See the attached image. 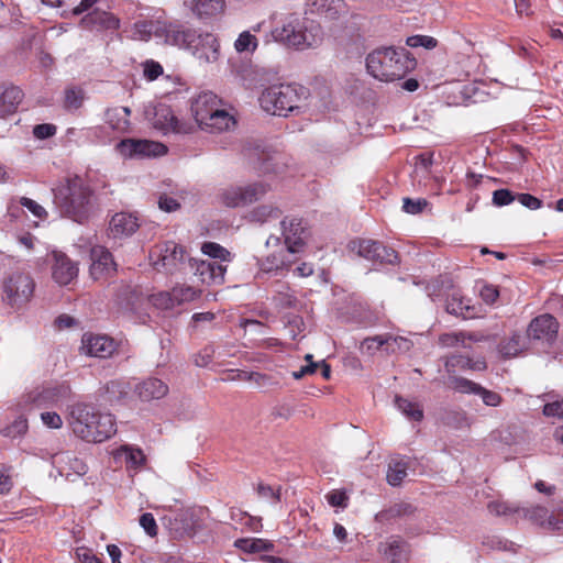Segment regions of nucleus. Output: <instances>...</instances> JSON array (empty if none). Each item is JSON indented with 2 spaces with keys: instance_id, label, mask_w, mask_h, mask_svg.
Instances as JSON below:
<instances>
[{
  "instance_id": "f8f14e48",
  "label": "nucleus",
  "mask_w": 563,
  "mask_h": 563,
  "mask_svg": "<svg viewBox=\"0 0 563 563\" xmlns=\"http://www.w3.org/2000/svg\"><path fill=\"white\" fill-rule=\"evenodd\" d=\"M34 290V282L30 275L14 273L10 275L3 285L5 299L11 306H19L30 300Z\"/></svg>"
},
{
  "instance_id": "0eeeda50",
  "label": "nucleus",
  "mask_w": 563,
  "mask_h": 563,
  "mask_svg": "<svg viewBox=\"0 0 563 563\" xmlns=\"http://www.w3.org/2000/svg\"><path fill=\"white\" fill-rule=\"evenodd\" d=\"M271 35H313L318 24L298 13H275L271 16Z\"/></svg>"
},
{
  "instance_id": "2eb2a0df",
  "label": "nucleus",
  "mask_w": 563,
  "mask_h": 563,
  "mask_svg": "<svg viewBox=\"0 0 563 563\" xmlns=\"http://www.w3.org/2000/svg\"><path fill=\"white\" fill-rule=\"evenodd\" d=\"M283 236L287 252L290 254L300 252L308 239V230L301 219L290 218L282 221Z\"/></svg>"
},
{
  "instance_id": "39448f33",
  "label": "nucleus",
  "mask_w": 563,
  "mask_h": 563,
  "mask_svg": "<svg viewBox=\"0 0 563 563\" xmlns=\"http://www.w3.org/2000/svg\"><path fill=\"white\" fill-rule=\"evenodd\" d=\"M150 261L157 272L174 274L186 265V252L177 243L167 241L152 249Z\"/></svg>"
},
{
  "instance_id": "6ab92c4d",
  "label": "nucleus",
  "mask_w": 563,
  "mask_h": 563,
  "mask_svg": "<svg viewBox=\"0 0 563 563\" xmlns=\"http://www.w3.org/2000/svg\"><path fill=\"white\" fill-rule=\"evenodd\" d=\"M199 519L195 509H181L169 520V530L175 538L191 537L199 528Z\"/></svg>"
},
{
  "instance_id": "423d86ee",
  "label": "nucleus",
  "mask_w": 563,
  "mask_h": 563,
  "mask_svg": "<svg viewBox=\"0 0 563 563\" xmlns=\"http://www.w3.org/2000/svg\"><path fill=\"white\" fill-rule=\"evenodd\" d=\"M269 190V186L263 181L245 186H230L223 188L217 195L219 202L228 208H239L251 205L263 198Z\"/></svg>"
},
{
  "instance_id": "393cba45",
  "label": "nucleus",
  "mask_w": 563,
  "mask_h": 563,
  "mask_svg": "<svg viewBox=\"0 0 563 563\" xmlns=\"http://www.w3.org/2000/svg\"><path fill=\"white\" fill-rule=\"evenodd\" d=\"M235 373L232 379L250 382L261 391H268L280 387V377L278 375L239 369Z\"/></svg>"
},
{
  "instance_id": "dca6fc26",
  "label": "nucleus",
  "mask_w": 563,
  "mask_h": 563,
  "mask_svg": "<svg viewBox=\"0 0 563 563\" xmlns=\"http://www.w3.org/2000/svg\"><path fill=\"white\" fill-rule=\"evenodd\" d=\"M520 519H526L548 531H560V510L555 514H550L543 506L531 505L521 507Z\"/></svg>"
},
{
  "instance_id": "49530a36",
  "label": "nucleus",
  "mask_w": 563,
  "mask_h": 563,
  "mask_svg": "<svg viewBox=\"0 0 563 563\" xmlns=\"http://www.w3.org/2000/svg\"><path fill=\"white\" fill-rule=\"evenodd\" d=\"M488 510L497 516L511 517L515 519H520L521 515V507L508 501H490L488 504Z\"/></svg>"
},
{
  "instance_id": "e2e57ef3",
  "label": "nucleus",
  "mask_w": 563,
  "mask_h": 563,
  "mask_svg": "<svg viewBox=\"0 0 563 563\" xmlns=\"http://www.w3.org/2000/svg\"><path fill=\"white\" fill-rule=\"evenodd\" d=\"M347 499L349 498H347L345 492L338 490V489L331 490L327 495L328 503L333 507L345 508L347 506Z\"/></svg>"
},
{
  "instance_id": "4c0bfd02",
  "label": "nucleus",
  "mask_w": 563,
  "mask_h": 563,
  "mask_svg": "<svg viewBox=\"0 0 563 563\" xmlns=\"http://www.w3.org/2000/svg\"><path fill=\"white\" fill-rule=\"evenodd\" d=\"M445 367L449 372L455 367L483 372L487 368V364L484 358L472 360L463 355H452L446 358Z\"/></svg>"
},
{
  "instance_id": "473e14b6",
  "label": "nucleus",
  "mask_w": 563,
  "mask_h": 563,
  "mask_svg": "<svg viewBox=\"0 0 563 563\" xmlns=\"http://www.w3.org/2000/svg\"><path fill=\"white\" fill-rule=\"evenodd\" d=\"M153 125L163 133L180 132L178 120L172 109L163 104L155 108Z\"/></svg>"
},
{
  "instance_id": "680f3d73",
  "label": "nucleus",
  "mask_w": 563,
  "mask_h": 563,
  "mask_svg": "<svg viewBox=\"0 0 563 563\" xmlns=\"http://www.w3.org/2000/svg\"><path fill=\"white\" fill-rule=\"evenodd\" d=\"M140 526L150 537H155L157 534V525L152 514H143L140 517Z\"/></svg>"
},
{
  "instance_id": "79ce46f5",
  "label": "nucleus",
  "mask_w": 563,
  "mask_h": 563,
  "mask_svg": "<svg viewBox=\"0 0 563 563\" xmlns=\"http://www.w3.org/2000/svg\"><path fill=\"white\" fill-rule=\"evenodd\" d=\"M201 252L208 255L211 260L218 263H230L233 258L232 254L216 242H205L201 246Z\"/></svg>"
},
{
  "instance_id": "6e6d98bb",
  "label": "nucleus",
  "mask_w": 563,
  "mask_h": 563,
  "mask_svg": "<svg viewBox=\"0 0 563 563\" xmlns=\"http://www.w3.org/2000/svg\"><path fill=\"white\" fill-rule=\"evenodd\" d=\"M517 195L512 194L509 189H497L493 192V203L496 207H504L510 205Z\"/></svg>"
},
{
  "instance_id": "338daca9",
  "label": "nucleus",
  "mask_w": 563,
  "mask_h": 563,
  "mask_svg": "<svg viewBox=\"0 0 563 563\" xmlns=\"http://www.w3.org/2000/svg\"><path fill=\"white\" fill-rule=\"evenodd\" d=\"M42 422L52 429H59L63 426L60 416L54 411H45L41 413Z\"/></svg>"
},
{
  "instance_id": "37998d69",
  "label": "nucleus",
  "mask_w": 563,
  "mask_h": 563,
  "mask_svg": "<svg viewBox=\"0 0 563 563\" xmlns=\"http://www.w3.org/2000/svg\"><path fill=\"white\" fill-rule=\"evenodd\" d=\"M130 385L129 383L121 380V379H114L110 380L104 386V393L107 395V400L110 402L119 401L128 396L130 391Z\"/></svg>"
},
{
  "instance_id": "c756f323",
  "label": "nucleus",
  "mask_w": 563,
  "mask_h": 563,
  "mask_svg": "<svg viewBox=\"0 0 563 563\" xmlns=\"http://www.w3.org/2000/svg\"><path fill=\"white\" fill-rule=\"evenodd\" d=\"M139 228L137 218L125 212L117 213L110 221V232L113 238L129 236Z\"/></svg>"
},
{
  "instance_id": "a878e982",
  "label": "nucleus",
  "mask_w": 563,
  "mask_h": 563,
  "mask_svg": "<svg viewBox=\"0 0 563 563\" xmlns=\"http://www.w3.org/2000/svg\"><path fill=\"white\" fill-rule=\"evenodd\" d=\"M53 464L59 470L62 475L66 476H69L70 473L82 476L88 470L86 463L73 452L56 453L53 456Z\"/></svg>"
},
{
  "instance_id": "052dcab7",
  "label": "nucleus",
  "mask_w": 563,
  "mask_h": 563,
  "mask_svg": "<svg viewBox=\"0 0 563 563\" xmlns=\"http://www.w3.org/2000/svg\"><path fill=\"white\" fill-rule=\"evenodd\" d=\"M20 203L22 207H25L30 212H32L33 216H35L38 219H44L47 216L46 210L36 201L30 198H21Z\"/></svg>"
},
{
  "instance_id": "774afa93",
  "label": "nucleus",
  "mask_w": 563,
  "mask_h": 563,
  "mask_svg": "<svg viewBox=\"0 0 563 563\" xmlns=\"http://www.w3.org/2000/svg\"><path fill=\"white\" fill-rule=\"evenodd\" d=\"M516 199L530 210H538L542 207V201L530 194H518Z\"/></svg>"
},
{
  "instance_id": "72a5a7b5",
  "label": "nucleus",
  "mask_w": 563,
  "mask_h": 563,
  "mask_svg": "<svg viewBox=\"0 0 563 563\" xmlns=\"http://www.w3.org/2000/svg\"><path fill=\"white\" fill-rule=\"evenodd\" d=\"M406 542L400 537H390L379 543L378 551L388 563H400Z\"/></svg>"
},
{
  "instance_id": "ddd939ff",
  "label": "nucleus",
  "mask_w": 563,
  "mask_h": 563,
  "mask_svg": "<svg viewBox=\"0 0 563 563\" xmlns=\"http://www.w3.org/2000/svg\"><path fill=\"white\" fill-rule=\"evenodd\" d=\"M134 27L139 35H186L181 26L168 21L164 13L139 20Z\"/></svg>"
},
{
  "instance_id": "4be33fe9",
  "label": "nucleus",
  "mask_w": 563,
  "mask_h": 563,
  "mask_svg": "<svg viewBox=\"0 0 563 563\" xmlns=\"http://www.w3.org/2000/svg\"><path fill=\"white\" fill-rule=\"evenodd\" d=\"M221 107V100L211 91L199 93L191 102V112L198 125Z\"/></svg>"
},
{
  "instance_id": "a211bd4d",
  "label": "nucleus",
  "mask_w": 563,
  "mask_h": 563,
  "mask_svg": "<svg viewBox=\"0 0 563 563\" xmlns=\"http://www.w3.org/2000/svg\"><path fill=\"white\" fill-rule=\"evenodd\" d=\"M450 383L452 388L459 393L478 395L486 406L497 407L501 404L503 398L498 393L488 390L467 378L452 377Z\"/></svg>"
},
{
  "instance_id": "aec40b11",
  "label": "nucleus",
  "mask_w": 563,
  "mask_h": 563,
  "mask_svg": "<svg viewBox=\"0 0 563 563\" xmlns=\"http://www.w3.org/2000/svg\"><path fill=\"white\" fill-rule=\"evenodd\" d=\"M81 344V349L87 355L100 358L111 356L117 347L113 339L92 333L84 334Z\"/></svg>"
},
{
  "instance_id": "3c124183",
  "label": "nucleus",
  "mask_w": 563,
  "mask_h": 563,
  "mask_svg": "<svg viewBox=\"0 0 563 563\" xmlns=\"http://www.w3.org/2000/svg\"><path fill=\"white\" fill-rule=\"evenodd\" d=\"M244 156L252 163H264L268 159V154L264 151V148L260 144H249L243 150Z\"/></svg>"
},
{
  "instance_id": "f257e3e1",
  "label": "nucleus",
  "mask_w": 563,
  "mask_h": 563,
  "mask_svg": "<svg viewBox=\"0 0 563 563\" xmlns=\"http://www.w3.org/2000/svg\"><path fill=\"white\" fill-rule=\"evenodd\" d=\"M96 201L93 189L78 175L67 176L53 188V202L60 216L80 224L90 219Z\"/></svg>"
},
{
  "instance_id": "5fc2aeb1",
  "label": "nucleus",
  "mask_w": 563,
  "mask_h": 563,
  "mask_svg": "<svg viewBox=\"0 0 563 563\" xmlns=\"http://www.w3.org/2000/svg\"><path fill=\"white\" fill-rule=\"evenodd\" d=\"M290 261H286L282 256L269 255L265 261L262 262L261 267L264 272H273L287 267Z\"/></svg>"
},
{
  "instance_id": "b1692460",
  "label": "nucleus",
  "mask_w": 563,
  "mask_h": 563,
  "mask_svg": "<svg viewBox=\"0 0 563 563\" xmlns=\"http://www.w3.org/2000/svg\"><path fill=\"white\" fill-rule=\"evenodd\" d=\"M82 24L90 31L114 32L120 26V20L110 12L96 9L82 19Z\"/></svg>"
},
{
  "instance_id": "e433bc0d",
  "label": "nucleus",
  "mask_w": 563,
  "mask_h": 563,
  "mask_svg": "<svg viewBox=\"0 0 563 563\" xmlns=\"http://www.w3.org/2000/svg\"><path fill=\"white\" fill-rule=\"evenodd\" d=\"M527 349V340L520 333H512L511 336L503 340L498 345V351L503 357H515Z\"/></svg>"
},
{
  "instance_id": "de8ad7c7",
  "label": "nucleus",
  "mask_w": 563,
  "mask_h": 563,
  "mask_svg": "<svg viewBox=\"0 0 563 563\" xmlns=\"http://www.w3.org/2000/svg\"><path fill=\"white\" fill-rule=\"evenodd\" d=\"M170 291L175 307L190 302L200 296V290L187 285H177Z\"/></svg>"
},
{
  "instance_id": "f03ea898",
  "label": "nucleus",
  "mask_w": 563,
  "mask_h": 563,
  "mask_svg": "<svg viewBox=\"0 0 563 563\" xmlns=\"http://www.w3.org/2000/svg\"><path fill=\"white\" fill-rule=\"evenodd\" d=\"M68 422L76 437L92 443L102 442L117 431L112 415L100 412L88 404L74 405Z\"/></svg>"
},
{
  "instance_id": "cd10ccee",
  "label": "nucleus",
  "mask_w": 563,
  "mask_h": 563,
  "mask_svg": "<svg viewBox=\"0 0 563 563\" xmlns=\"http://www.w3.org/2000/svg\"><path fill=\"white\" fill-rule=\"evenodd\" d=\"M306 5L307 12L328 20L336 19L345 9L344 0H307Z\"/></svg>"
},
{
  "instance_id": "c85d7f7f",
  "label": "nucleus",
  "mask_w": 563,
  "mask_h": 563,
  "mask_svg": "<svg viewBox=\"0 0 563 563\" xmlns=\"http://www.w3.org/2000/svg\"><path fill=\"white\" fill-rule=\"evenodd\" d=\"M234 125V117L225 109L219 107V109L209 114L206 122H202L199 126L210 133H221L223 131H229Z\"/></svg>"
},
{
  "instance_id": "2f4dec72",
  "label": "nucleus",
  "mask_w": 563,
  "mask_h": 563,
  "mask_svg": "<svg viewBox=\"0 0 563 563\" xmlns=\"http://www.w3.org/2000/svg\"><path fill=\"white\" fill-rule=\"evenodd\" d=\"M140 398L146 401L161 399L168 393V386L161 379L150 377L136 386Z\"/></svg>"
},
{
  "instance_id": "f3484780",
  "label": "nucleus",
  "mask_w": 563,
  "mask_h": 563,
  "mask_svg": "<svg viewBox=\"0 0 563 563\" xmlns=\"http://www.w3.org/2000/svg\"><path fill=\"white\" fill-rule=\"evenodd\" d=\"M188 264L195 268L202 283L221 285L224 283L227 265L217 261L188 258Z\"/></svg>"
},
{
  "instance_id": "a19ab883",
  "label": "nucleus",
  "mask_w": 563,
  "mask_h": 563,
  "mask_svg": "<svg viewBox=\"0 0 563 563\" xmlns=\"http://www.w3.org/2000/svg\"><path fill=\"white\" fill-rule=\"evenodd\" d=\"M395 406L402 415H405L409 420L412 421H421L423 418V410L419 406V404L410 401L400 396L395 397Z\"/></svg>"
},
{
  "instance_id": "69168bd1",
  "label": "nucleus",
  "mask_w": 563,
  "mask_h": 563,
  "mask_svg": "<svg viewBox=\"0 0 563 563\" xmlns=\"http://www.w3.org/2000/svg\"><path fill=\"white\" fill-rule=\"evenodd\" d=\"M481 298L488 305H493L499 297V290L494 285L485 284L479 291Z\"/></svg>"
},
{
  "instance_id": "20e7f679",
  "label": "nucleus",
  "mask_w": 563,
  "mask_h": 563,
  "mask_svg": "<svg viewBox=\"0 0 563 563\" xmlns=\"http://www.w3.org/2000/svg\"><path fill=\"white\" fill-rule=\"evenodd\" d=\"M309 90L296 84H279L266 88L260 96L261 108L273 115L286 117L302 107Z\"/></svg>"
},
{
  "instance_id": "4d7b16f0",
  "label": "nucleus",
  "mask_w": 563,
  "mask_h": 563,
  "mask_svg": "<svg viewBox=\"0 0 563 563\" xmlns=\"http://www.w3.org/2000/svg\"><path fill=\"white\" fill-rule=\"evenodd\" d=\"M468 306L464 300L455 295L451 299H448L445 310L453 316H464V310H467Z\"/></svg>"
},
{
  "instance_id": "864d4df0",
  "label": "nucleus",
  "mask_w": 563,
  "mask_h": 563,
  "mask_svg": "<svg viewBox=\"0 0 563 563\" xmlns=\"http://www.w3.org/2000/svg\"><path fill=\"white\" fill-rule=\"evenodd\" d=\"M465 339L463 332L443 333L439 336V344L444 347H452L460 344L465 346Z\"/></svg>"
},
{
  "instance_id": "8fccbe9b",
  "label": "nucleus",
  "mask_w": 563,
  "mask_h": 563,
  "mask_svg": "<svg viewBox=\"0 0 563 563\" xmlns=\"http://www.w3.org/2000/svg\"><path fill=\"white\" fill-rule=\"evenodd\" d=\"M280 486H271L264 483H260L257 485L256 492L260 498L266 500L267 503L275 505L280 501L282 493Z\"/></svg>"
},
{
  "instance_id": "9d476101",
  "label": "nucleus",
  "mask_w": 563,
  "mask_h": 563,
  "mask_svg": "<svg viewBox=\"0 0 563 563\" xmlns=\"http://www.w3.org/2000/svg\"><path fill=\"white\" fill-rule=\"evenodd\" d=\"M350 251L374 264H390L398 262L397 252L374 240H355L349 244Z\"/></svg>"
},
{
  "instance_id": "09e8293b",
  "label": "nucleus",
  "mask_w": 563,
  "mask_h": 563,
  "mask_svg": "<svg viewBox=\"0 0 563 563\" xmlns=\"http://www.w3.org/2000/svg\"><path fill=\"white\" fill-rule=\"evenodd\" d=\"M280 210L271 205H262L254 208L250 213V219L255 222L264 223L271 219H277L280 216Z\"/></svg>"
},
{
  "instance_id": "bb28decb",
  "label": "nucleus",
  "mask_w": 563,
  "mask_h": 563,
  "mask_svg": "<svg viewBox=\"0 0 563 563\" xmlns=\"http://www.w3.org/2000/svg\"><path fill=\"white\" fill-rule=\"evenodd\" d=\"M185 3L201 20L217 18L225 10V0H186Z\"/></svg>"
},
{
  "instance_id": "9b49d317",
  "label": "nucleus",
  "mask_w": 563,
  "mask_h": 563,
  "mask_svg": "<svg viewBox=\"0 0 563 563\" xmlns=\"http://www.w3.org/2000/svg\"><path fill=\"white\" fill-rule=\"evenodd\" d=\"M117 151L123 158H143L162 156L167 147L155 141L125 139L117 144Z\"/></svg>"
},
{
  "instance_id": "ea45409f",
  "label": "nucleus",
  "mask_w": 563,
  "mask_h": 563,
  "mask_svg": "<svg viewBox=\"0 0 563 563\" xmlns=\"http://www.w3.org/2000/svg\"><path fill=\"white\" fill-rule=\"evenodd\" d=\"M234 547L247 553L265 552L273 549V544L269 541L255 538L238 539L234 541Z\"/></svg>"
},
{
  "instance_id": "1a4fd4ad",
  "label": "nucleus",
  "mask_w": 563,
  "mask_h": 563,
  "mask_svg": "<svg viewBox=\"0 0 563 563\" xmlns=\"http://www.w3.org/2000/svg\"><path fill=\"white\" fill-rule=\"evenodd\" d=\"M71 389L66 383H56L37 387L24 396V402L34 408H49L58 406L70 397Z\"/></svg>"
},
{
  "instance_id": "58836bf2",
  "label": "nucleus",
  "mask_w": 563,
  "mask_h": 563,
  "mask_svg": "<svg viewBox=\"0 0 563 563\" xmlns=\"http://www.w3.org/2000/svg\"><path fill=\"white\" fill-rule=\"evenodd\" d=\"M86 92L82 87L69 85L64 90L63 107L65 110L77 111L84 104Z\"/></svg>"
},
{
  "instance_id": "7ed1b4c3",
  "label": "nucleus",
  "mask_w": 563,
  "mask_h": 563,
  "mask_svg": "<svg viewBox=\"0 0 563 563\" xmlns=\"http://www.w3.org/2000/svg\"><path fill=\"white\" fill-rule=\"evenodd\" d=\"M416 65V58L407 49L394 46L376 48L366 57L367 73L384 82L404 78Z\"/></svg>"
},
{
  "instance_id": "5701e85b",
  "label": "nucleus",
  "mask_w": 563,
  "mask_h": 563,
  "mask_svg": "<svg viewBox=\"0 0 563 563\" xmlns=\"http://www.w3.org/2000/svg\"><path fill=\"white\" fill-rule=\"evenodd\" d=\"M54 264L52 265V276L59 285H68L78 275L77 264L62 252H54Z\"/></svg>"
},
{
  "instance_id": "bf43d9fd",
  "label": "nucleus",
  "mask_w": 563,
  "mask_h": 563,
  "mask_svg": "<svg viewBox=\"0 0 563 563\" xmlns=\"http://www.w3.org/2000/svg\"><path fill=\"white\" fill-rule=\"evenodd\" d=\"M234 47L241 54H250L257 47L256 37H236Z\"/></svg>"
},
{
  "instance_id": "f704fd0d",
  "label": "nucleus",
  "mask_w": 563,
  "mask_h": 563,
  "mask_svg": "<svg viewBox=\"0 0 563 563\" xmlns=\"http://www.w3.org/2000/svg\"><path fill=\"white\" fill-rule=\"evenodd\" d=\"M131 110L128 107H118L106 111V122L117 132H126L130 128Z\"/></svg>"
},
{
  "instance_id": "412c9836",
  "label": "nucleus",
  "mask_w": 563,
  "mask_h": 563,
  "mask_svg": "<svg viewBox=\"0 0 563 563\" xmlns=\"http://www.w3.org/2000/svg\"><path fill=\"white\" fill-rule=\"evenodd\" d=\"M559 323L551 314H541L534 318L527 330V335L533 340L551 341L556 336Z\"/></svg>"
},
{
  "instance_id": "13d9d810",
  "label": "nucleus",
  "mask_w": 563,
  "mask_h": 563,
  "mask_svg": "<svg viewBox=\"0 0 563 563\" xmlns=\"http://www.w3.org/2000/svg\"><path fill=\"white\" fill-rule=\"evenodd\" d=\"M402 210L410 214L420 213L428 205L426 199H416L412 200L410 198H404Z\"/></svg>"
},
{
  "instance_id": "6e6552de",
  "label": "nucleus",
  "mask_w": 563,
  "mask_h": 563,
  "mask_svg": "<svg viewBox=\"0 0 563 563\" xmlns=\"http://www.w3.org/2000/svg\"><path fill=\"white\" fill-rule=\"evenodd\" d=\"M165 43L185 49L206 63L218 59L220 45L217 37H165Z\"/></svg>"
},
{
  "instance_id": "a18cd8bd",
  "label": "nucleus",
  "mask_w": 563,
  "mask_h": 563,
  "mask_svg": "<svg viewBox=\"0 0 563 563\" xmlns=\"http://www.w3.org/2000/svg\"><path fill=\"white\" fill-rule=\"evenodd\" d=\"M407 468H408V465L405 461L393 460L388 464V470H387V475H386L388 484L391 486L400 485L402 483V481L405 479V477L407 476Z\"/></svg>"
},
{
  "instance_id": "603ef678",
  "label": "nucleus",
  "mask_w": 563,
  "mask_h": 563,
  "mask_svg": "<svg viewBox=\"0 0 563 563\" xmlns=\"http://www.w3.org/2000/svg\"><path fill=\"white\" fill-rule=\"evenodd\" d=\"M152 305L158 309H173L175 307L172 291H161L150 297Z\"/></svg>"
},
{
  "instance_id": "c9c22d12",
  "label": "nucleus",
  "mask_w": 563,
  "mask_h": 563,
  "mask_svg": "<svg viewBox=\"0 0 563 563\" xmlns=\"http://www.w3.org/2000/svg\"><path fill=\"white\" fill-rule=\"evenodd\" d=\"M114 457L123 460L126 467L130 470H136L142 466L145 462V455L139 448L130 445H122L114 452Z\"/></svg>"
},
{
  "instance_id": "7c9ffc66",
  "label": "nucleus",
  "mask_w": 563,
  "mask_h": 563,
  "mask_svg": "<svg viewBox=\"0 0 563 563\" xmlns=\"http://www.w3.org/2000/svg\"><path fill=\"white\" fill-rule=\"evenodd\" d=\"M23 91L16 86L0 88V117L13 114L23 99Z\"/></svg>"
},
{
  "instance_id": "0e129e2a",
  "label": "nucleus",
  "mask_w": 563,
  "mask_h": 563,
  "mask_svg": "<svg viewBox=\"0 0 563 563\" xmlns=\"http://www.w3.org/2000/svg\"><path fill=\"white\" fill-rule=\"evenodd\" d=\"M56 130L57 129L54 124L42 123L33 128V134L36 139L45 140L55 135Z\"/></svg>"
},
{
  "instance_id": "c03bdc74",
  "label": "nucleus",
  "mask_w": 563,
  "mask_h": 563,
  "mask_svg": "<svg viewBox=\"0 0 563 563\" xmlns=\"http://www.w3.org/2000/svg\"><path fill=\"white\" fill-rule=\"evenodd\" d=\"M276 42L295 51H305L307 48L316 47L320 44L321 37H274Z\"/></svg>"
},
{
  "instance_id": "4468645a",
  "label": "nucleus",
  "mask_w": 563,
  "mask_h": 563,
  "mask_svg": "<svg viewBox=\"0 0 563 563\" xmlns=\"http://www.w3.org/2000/svg\"><path fill=\"white\" fill-rule=\"evenodd\" d=\"M89 273L95 280L108 278L117 272V264L112 254L101 245L91 247Z\"/></svg>"
}]
</instances>
